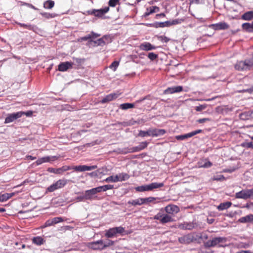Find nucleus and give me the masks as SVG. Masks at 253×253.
I'll list each match as a JSON object with an SVG mask.
<instances>
[{
	"instance_id": "obj_1",
	"label": "nucleus",
	"mask_w": 253,
	"mask_h": 253,
	"mask_svg": "<svg viewBox=\"0 0 253 253\" xmlns=\"http://www.w3.org/2000/svg\"><path fill=\"white\" fill-rule=\"evenodd\" d=\"M236 70L239 71H249L253 68V57L244 61H237L234 65Z\"/></svg>"
},
{
	"instance_id": "obj_2",
	"label": "nucleus",
	"mask_w": 253,
	"mask_h": 253,
	"mask_svg": "<svg viewBox=\"0 0 253 253\" xmlns=\"http://www.w3.org/2000/svg\"><path fill=\"white\" fill-rule=\"evenodd\" d=\"M164 186L163 182H152L149 184L143 185L135 187L137 192H143L146 191H153L155 189H159Z\"/></svg>"
},
{
	"instance_id": "obj_3",
	"label": "nucleus",
	"mask_w": 253,
	"mask_h": 253,
	"mask_svg": "<svg viewBox=\"0 0 253 253\" xmlns=\"http://www.w3.org/2000/svg\"><path fill=\"white\" fill-rule=\"evenodd\" d=\"M166 132V131L164 129H150L147 131H139L138 135L141 137H145L146 136L157 137L163 135Z\"/></svg>"
},
{
	"instance_id": "obj_4",
	"label": "nucleus",
	"mask_w": 253,
	"mask_h": 253,
	"mask_svg": "<svg viewBox=\"0 0 253 253\" xmlns=\"http://www.w3.org/2000/svg\"><path fill=\"white\" fill-rule=\"evenodd\" d=\"M227 241V238L223 237H215L211 240H209L204 243V246L207 248L214 247L217 245L218 247H223L221 244L225 243Z\"/></svg>"
},
{
	"instance_id": "obj_5",
	"label": "nucleus",
	"mask_w": 253,
	"mask_h": 253,
	"mask_svg": "<svg viewBox=\"0 0 253 253\" xmlns=\"http://www.w3.org/2000/svg\"><path fill=\"white\" fill-rule=\"evenodd\" d=\"M154 219L159 220L161 223L163 224L173 221V218L170 215L164 213L162 211L156 214L154 216Z\"/></svg>"
},
{
	"instance_id": "obj_6",
	"label": "nucleus",
	"mask_w": 253,
	"mask_h": 253,
	"mask_svg": "<svg viewBox=\"0 0 253 253\" xmlns=\"http://www.w3.org/2000/svg\"><path fill=\"white\" fill-rule=\"evenodd\" d=\"M97 193H99V192L97 187L85 191L84 194L85 200L89 201L96 200Z\"/></svg>"
},
{
	"instance_id": "obj_7",
	"label": "nucleus",
	"mask_w": 253,
	"mask_h": 253,
	"mask_svg": "<svg viewBox=\"0 0 253 253\" xmlns=\"http://www.w3.org/2000/svg\"><path fill=\"white\" fill-rule=\"evenodd\" d=\"M125 229L121 226L112 228L106 231L105 236L108 238H112L118 233H123Z\"/></svg>"
},
{
	"instance_id": "obj_8",
	"label": "nucleus",
	"mask_w": 253,
	"mask_h": 253,
	"mask_svg": "<svg viewBox=\"0 0 253 253\" xmlns=\"http://www.w3.org/2000/svg\"><path fill=\"white\" fill-rule=\"evenodd\" d=\"M22 114L23 113L21 112H17L8 114L5 119L4 124H8L13 122L17 119L21 118L22 116Z\"/></svg>"
},
{
	"instance_id": "obj_9",
	"label": "nucleus",
	"mask_w": 253,
	"mask_h": 253,
	"mask_svg": "<svg viewBox=\"0 0 253 253\" xmlns=\"http://www.w3.org/2000/svg\"><path fill=\"white\" fill-rule=\"evenodd\" d=\"M88 247L94 250H102L104 249V246H103V240H102L90 242L88 244Z\"/></svg>"
},
{
	"instance_id": "obj_10",
	"label": "nucleus",
	"mask_w": 253,
	"mask_h": 253,
	"mask_svg": "<svg viewBox=\"0 0 253 253\" xmlns=\"http://www.w3.org/2000/svg\"><path fill=\"white\" fill-rule=\"evenodd\" d=\"M202 132V129H198L190 132H189L186 134H184L183 135H177L176 136V139L178 140H183L188 138L191 137L198 133H200Z\"/></svg>"
},
{
	"instance_id": "obj_11",
	"label": "nucleus",
	"mask_w": 253,
	"mask_h": 253,
	"mask_svg": "<svg viewBox=\"0 0 253 253\" xmlns=\"http://www.w3.org/2000/svg\"><path fill=\"white\" fill-rule=\"evenodd\" d=\"M58 159V157L56 156H45L38 159L35 162L37 166L40 165L44 163H47L50 161H54Z\"/></svg>"
},
{
	"instance_id": "obj_12",
	"label": "nucleus",
	"mask_w": 253,
	"mask_h": 253,
	"mask_svg": "<svg viewBox=\"0 0 253 253\" xmlns=\"http://www.w3.org/2000/svg\"><path fill=\"white\" fill-rule=\"evenodd\" d=\"M182 90L183 87L182 86H174L167 88L164 91L163 93L165 94H172L181 92Z\"/></svg>"
},
{
	"instance_id": "obj_13",
	"label": "nucleus",
	"mask_w": 253,
	"mask_h": 253,
	"mask_svg": "<svg viewBox=\"0 0 253 253\" xmlns=\"http://www.w3.org/2000/svg\"><path fill=\"white\" fill-rule=\"evenodd\" d=\"M178 228L182 230H192L197 227V224L196 222H184L179 224L178 226Z\"/></svg>"
},
{
	"instance_id": "obj_14",
	"label": "nucleus",
	"mask_w": 253,
	"mask_h": 253,
	"mask_svg": "<svg viewBox=\"0 0 253 253\" xmlns=\"http://www.w3.org/2000/svg\"><path fill=\"white\" fill-rule=\"evenodd\" d=\"M165 211L168 214H174L177 213L179 211L178 206L173 205H169L165 208Z\"/></svg>"
},
{
	"instance_id": "obj_15",
	"label": "nucleus",
	"mask_w": 253,
	"mask_h": 253,
	"mask_svg": "<svg viewBox=\"0 0 253 253\" xmlns=\"http://www.w3.org/2000/svg\"><path fill=\"white\" fill-rule=\"evenodd\" d=\"M139 47L140 49L144 51H150L152 50L156 49L157 47L152 45L151 43L149 42H144L141 43Z\"/></svg>"
},
{
	"instance_id": "obj_16",
	"label": "nucleus",
	"mask_w": 253,
	"mask_h": 253,
	"mask_svg": "<svg viewBox=\"0 0 253 253\" xmlns=\"http://www.w3.org/2000/svg\"><path fill=\"white\" fill-rule=\"evenodd\" d=\"M73 63L68 61L62 62L59 65L58 69L61 72H65L69 69H71L73 67Z\"/></svg>"
},
{
	"instance_id": "obj_17",
	"label": "nucleus",
	"mask_w": 253,
	"mask_h": 253,
	"mask_svg": "<svg viewBox=\"0 0 253 253\" xmlns=\"http://www.w3.org/2000/svg\"><path fill=\"white\" fill-rule=\"evenodd\" d=\"M229 25L225 22H220L210 25V27L215 30H226L229 28Z\"/></svg>"
},
{
	"instance_id": "obj_18",
	"label": "nucleus",
	"mask_w": 253,
	"mask_h": 253,
	"mask_svg": "<svg viewBox=\"0 0 253 253\" xmlns=\"http://www.w3.org/2000/svg\"><path fill=\"white\" fill-rule=\"evenodd\" d=\"M142 150L140 148V146L138 145L136 147H133L131 148H125L120 151V153L123 154H126L129 153H134L139 152Z\"/></svg>"
},
{
	"instance_id": "obj_19",
	"label": "nucleus",
	"mask_w": 253,
	"mask_h": 253,
	"mask_svg": "<svg viewBox=\"0 0 253 253\" xmlns=\"http://www.w3.org/2000/svg\"><path fill=\"white\" fill-rule=\"evenodd\" d=\"M179 242L182 244H189L192 243L190 234L184 235L178 239Z\"/></svg>"
},
{
	"instance_id": "obj_20",
	"label": "nucleus",
	"mask_w": 253,
	"mask_h": 253,
	"mask_svg": "<svg viewBox=\"0 0 253 253\" xmlns=\"http://www.w3.org/2000/svg\"><path fill=\"white\" fill-rule=\"evenodd\" d=\"M110 9L109 6H106L103 8H101L99 9H94V16L97 17H101L105 14L107 13Z\"/></svg>"
},
{
	"instance_id": "obj_21",
	"label": "nucleus",
	"mask_w": 253,
	"mask_h": 253,
	"mask_svg": "<svg viewBox=\"0 0 253 253\" xmlns=\"http://www.w3.org/2000/svg\"><path fill=\"white\" fill-rule=\"evenodd\" d=\"M118 95L116 93H111L107 95H106L105 97H104L101 101L102 103H105L113 100L114 99L117 98Z\"/></svg>"
},
{
	"instance_id": "obj_22",
	"label": "nucleus",
	"mask_w": 253,
	"mask_h": 253,
	"mask_svg": "<svg viewBox=\"0 0 253 253\" xmlns=\"http://www.w3.org/2000/svg\"><path fill=\"white\" fill-rule=\"evenodd\" d=\"M238 221L242 223L253 222V214H250L242 217L238 219Z\"/></svg>"
},
{
	"instance_id": "obj_23",
	"label": "nucleus",
	"mask_w": 253,
	"mask_h": 253,
	"mask_svg": "<svg viewBox=\"0 0 253 253\" xmlns=\"http://www.w3.org/2000/svg\"><path fill=\"white\" fill-rule=\"evenodd\" d=\"M242 28L246 32L253 33V21L252 23H243Z\"/></svg>"
},
{
	"instance_id": "obj_24",
	"label": "nucleus",
	"mask_w": 253,
	"mask_h": 253,
	"mask_svg": "<svg viewBox=\"0 0 253 253\" xmlns=\"http://www.w3.org/2000/svg\"><path fill=\"white\" fill-rule=\"evenodd\" d=\"M235 198L237 199H248L247 189L242 190L235 194Z\"/></svg>"
},
{
	"instance_id": "obj_25",
	"label": "nucleus",
	"mask_w": 253,
	"mask_h": 253,
	"mask_svg": "<svg viewBox=\"0 0 253 253\" xmlns=\"http://www.w3.org/2000/svg\"><path fill=\"white\" fill-rule=\"evenodd\" d=\"M192 243H200L201 240V233H190Z\"/></svg>"
},
{
	"instance_id": "obj_26",
	"label": "nucleus",
	"mask_w": 253,
	"mask_h": 253,
	"mask_svg": "<svg viewBox=\"0 0 253 253\" xmlns=\"http://www.w3.org/2000/svg\"><path fill=\"white\" fill-rule=\"evenodd\" d=\"M159 11V8L156 6H152L149 8H147L146 12L144 14V17H147L150 14L158 12Z\"/></svg>"
},
{
	"instance_id": "obj_27",
	"label": "nucleus",
	"mask_w": 253,
	"mask_h": 253,
	"mask_svg": "<svg viewBox=\"0 0 253 253\" xmlns=\"http://www.w3.org/2000/svg\"><path fill=\"white\" fill-rule=\"evenodd\" d=\"M241 19L246 21H250L253 19V10L245 12L241 16Z\"/></svg>"
},
{
	"instance_id": "obj_28",
	"label": "nucleus",
	"mask_w": 253,
	"mask_h": 253,
	"mask_svg": "<svg viewBox=\"0 0 253 253\" xmlns=\"http://www.w3.org/2000/svg\"><path fill=\"white\" fill-rule=\"evenodd\" d=\"M153 26L155 28H163L165 27H169L170 26V24L169 21L165 22H156L153 24Z\"/></svg>"
},
{
	"instance_id": "obj_29",
	"label": "nucleus",
	"mask_w": 253,
	"mask_h": 253,
	"mask_svg": "<svg viewBox=\"0 0 253 253\" xmlns=\"http://www.w3.org/2000/svg\"><path fill=\"white\" fill-rule=\"evenodd\" d=\"M232 205L231 202H226L220 203L217 207L219 211H223L229 208Z\"/></svg>"
},
{
	"instance_id": "obj_30",
	"label": "nucleus",
	"mask_w": 253,
	"mask_h": 253,
	"mask_svg": "<svg viewBox=\"0 0 253 253\" xmlns=\"http://www.w3.org/2000/svg\"><path fill=\"white\" fill-rule=\"evenodd\" d=\"M128 204L129 205H131L132 206H136L137 205H139V206L142 205L144 204L143 198H139L135 200H132L131 201H129L128 202Z\"/></svg>"
},
{
	"instance_id": "obj_31",
	"label": "nucleus",
	"mask_w": 253,
	"mask_h": 253,
	"mask_svg": "<svg viewBox=\"0 0 253 253\" xmlns=\"http://www.w3.org/2000/svg\"><path fill=\"white\" fill-rule=\"evenodd\" d=\"M15 195L14 193H4L0 194V202H3L7 201Z\"/></svg>"
},
{
	"instance_id": "obj_32",
	"label": "nucleus",
	"mask_w": 253,
	"mask_h": 253,
	"mask_svg": "<svg viewBox=\"0 0 253 253\" xmlns=\"http://www.w3.org/2000/svg\"><path fill=\"white\" fill-rule=\"evenodd\" d=\"M252 117V112L247 111L242 113L240 114V118L242 120H248L250 119Z\"/></svg>"
},
{
	"instance_id": "obj_33",
	"label": "nucleus",
	"mask_w": 253,
	"mask_h": 253,
	"mask_svg": "<svg viewBox=\"0 0 253 253\" xmlns=\"http://www.w3.org/2000/svg\"><path fill=\"white\" fill-rule=\"evenodd\" d=\"M99 193L101 192H105L108 190L112 189L114 188V185L111 184L105 185L100 186L97 187Z\"/></svg>"
},
{
	"instance_id": "obj_34",
	"label": "nucleus",
	"mask_w": 253,
	"mask_h": 253,
	"mask_svg": "<svg viewBox=\"0 0 253 253\" xmlns=\"http://www.w3.org/2000/svg\"><path fill=\"white\" fill-rule=\"evenodd\" d=\"M32 242L35 245H37L38 246H40L41 245H42L44 242L43 239L40 236H37L35 237H34L32 239Z\"/></svg>"
},
{
	"instance_id": "obj_35",
	"label": "nucleus",
	"mask_w": 253,
	"mask_h": 253,
	"mask_svg": "<svg viewBox=\"0 0 253 253\" xmlns=\"http://www.w3.org/2000/svg\"><path fill=\"white\" fill-rule=\"evenodd\" d=\"M54 1L52 0H47L44 2L43 7L45 9H51L54 6Z\"/></svg>"
},
{
	"instance_id": "obj_36",
	"label": "nucleus",
	"mask_w": 253,
	"mask_h": 253,
	"mask_svg": "<svg viewBox=\"0 0 253 253\" xmlns=\"http://www.w3.org/2000/svg\"><path fill=\"white\" fill-rule=\"evenodd\" d=\"M17 25H19L20 27H24L29 30L34 31L36 27L35 25H32L31 24H27L24 23H21L19 22L16 23Z\"/></svg>"
},
{
	"instance_id": "obj_37",
	"label": "nucleus",
	"mask_w": 253,
	"mask_h": 253,
	"mask_svg": "<svg viewBox=\"0 0 253 253\" xmlns=\"http://www.w3.org/2000/svg\"><path fill=\"white\" fill-rule=\"evenodd\" d=\"M119 181H122L127 180L129 178V175L126 173H120L117 174Z\"/></svg>"
},
{
	"instance_id": "obj_38",
	"label": "nucleus",
	"mask_w": 253,
	"mask_h": 253,
	"mask_svg": "<svg viewBox=\"0 0 253 253\" xmlns=\"http://www.w3.org/2000/svg\"><path fill=\"white\" fill-rule=\"evenodd\" d=\"M134 107L133 103H126L120 105V108L122 110H126L129 108H132Z\"/></svg>"
},
{
	"instance_id": "obj_39",
	"label": "nucleus",
	"mask_w": 253,
	"mask_h": 253,
	"mask_svg": "<svg viewBox=\"0 0 253 253\" xmlns=\"http://www.w3.org/2000/svg\"><path fill=\"white\" fill-rule=\"evenodd\" d=\"M104 181L106 182H118V176L116 175L115 176L111 175L108 177H107L104 180Z\"/></svg>"
},
{
	"instance_id": "obj_40",
	"label": "nucleus",
	"mask_w": 253,
	"mask_h": 253,
	"mask_svg": "<svg viewBox=\"0 0 253 253\" xmlns=\"http://www.w3.org/2000/svg\"><path fill=\"white\" fill-rule=\"evenodd\" d=\"M57 189H60L63 187L66 184V181L63 179H59L55 182Z\"/></svg>"
},
{
	"instance_id": "obj_41",
	"label": "nucleus",
	"mask_w": 253,
	"mask_h": 253,
	"mask_svg": "<svg viewBox=\"0 0 253 253\" xmlns=\"http://www.w3.org/2000/svg\"><path fill=\"white\" fill-rule=\"evenodd\" d=\"M241 146L246 148L253 149V142H244L241 144Z\"/></svg>"
},
{
	"instance_id": "obj_42",
	"label": "nucleus",
	"mask_w": 253,
	"mask_h": 253,
	"mask_svg": "<svg viewBox=\"0 0 253 253\" xmlns=\"http://www.w3.org/2000/svg\"><path fill=\"white\" fill-rule=\"evenodd\" d=\"M103 41L104 42V44H107L112 42V39L110 36L104 35L102 37Z\"/></svg>"
},
{
	"instance_id": "obj_43",
	"label": "nucleus",
	"mask_w": 253,
	"mask_h": 253,
	"mask_svg": "<svg viewBox=\"0 0 253 253\" xmlns=\"http://www.w3.org/2000/svg\"><path fill=\"white\" fill-rule=\"evenodd\" d=\"M58 189L55 183L48 187L46 189V192H52Z\"/></svg>"
},
{
	"instance_id": "obj_44",
	"label": "nucleus",
	"mask_w": 253,
	"mask_h": 253,
	"mask_svg": "<svg viewBox=\"0 0 253 253\" xmlns=\"http://www.w3.org/2000/svg\"><path fill=\"white\" fill-rule=\"evenodd\" d=\"M72 169L77 171H85L84 165L74 166Z\"/></svg>"
},
{
	"instance_id": "obj_45",
	"label": "nucleus",
	"mask_w": 253,
	"mask_h": 253,
	"mask_svg": "<svg viewBox=\"0 0 253 253\" xmlns=\"http://www.w3.org/2000/svg\"><path fill=\"white\" fill-rule=\"evenodd\" d=\"M119 65V62L118 61H114L109 66V68L112 69L114 71H115Z\"/></svg>"
},
{
	"instance_id": "obj_46",
	"label": "nucleus",
	"mask_w": 253,
	"mask_h": 253,
	"mask_svg": "<svg viewBox=\"0 0 253 253\" xmlns=\"http://www.w3.org/2000/svg\"><path fill=\"white\" fill-rule=\"evenodd\" d=\"M156 198L149 197L148 198H143L144 204H147L149 203H152L156 200Z\"/></svg>"
},
{
	"instance_id": "obj_47",
	"label": "nucleus",
	"mask_w": 253,
	"mask_h": 253,
	"mask_svg": "<svg viewBox=\"0 0 253 253\" xmlns=\"http://www.w3.org/2000/svg\"><path fill=\"white\" fill-rule=\"evenodd\" d=\"M41 15H42L43 17L46 18H53L55 17L56 15L53 13H49L48 12H41Z\"/></svg>"
},
{
	"instance_id": "obj_48",
	"label": "nucleus",
	"mask_w": 253,
	"mask_h": 253,
	"mask_svg": "<svg viewBox=\"0 0 253 253\" xmlns=\"http://www.w3.org/2000/svg\"><path fill=\"white\" fill-rule=\"evenodd\" d=\"M148 58L151 61L156 60L158 57V55L154 52H150L148 54Z\"/></svg>"
},
{
	"instance_id": "obj_49",
	"label": "nucleus",
	"mask_w": 253,
	"mask_h": 253,
	"mask_svg": "<svg viewBox=\"0 0 253 253\" xmlns=\"http://www.w3.org/2000/svg\"><path fill=\"white\" fill-rule=\"evenodd\" d=\"M47 171L51 173H53L55 174H61V170H60V169H54L52 168H48L47 169Z\"/></svg>"
},
{
	"instance_id": "obj_50",
	"label": "nucleus",
	"mask_w": 253,
	"mask_h": 253,
	"mask_svg": "<svg viewBox=\"0 0 253 253\" xmlns=\"http://www.w3.org/2000/svg\"><path fill=\"white\" fill-rule=\"evenodd\" d=\"M208 105L206 104L200 105L198 106H196L195 107V110L197 112L201 111L203 110H205L207 107Z\"/></svg>"
},
{
	"instance_id": "obj_51",
	"label": "nucleus",
	"mask_w": 253,
	"mask_h": 253,
	"mask_svg": "<svg viewBox=\"0 0 253 253\" xmlns=\"http://www.w3.org/2000/svg\"><path fill=\"white\" fill-rule=\"evenodd\" d=\"M94 43L97 46H104V42L103 41L102 38L98 39L96 41H93Z\"/></svg>"
},
{
	"instance_id": "obj_52",
	"label": "nucleus",
	"mask_w": 253,
	"mask_h": 253,
	"mask_svg": "<svg viewBox=\"0 0 253 253\" xmlns=\"http://www.w3.org/2000/svg\"><path fill=\"white\" fill-rule=\"evenodd\" d=\"M120 0H109L108 4L109 6L115 7L119 3Z\"/></svg>"
},
{
	"instance_id": "obj_53",
	"label": "nucleus",
	"mask_w": 253,
	"mask_h": 253,
	"mask_svg": "<svg viewBox=\"0 0 253 253\" xmlns=\"http://www.w3.org/2000/svg\"><path fill=\"white\" fill-rule=\"evenodd\" d=\"M53 225L58 223L61 222L63 221V219L61 217H56L52 219Z\"/></svg>"
},
{
	"instance_id": "obj_54",
	"label": "nucleus",
	"mask_w": 253,
	"mask_h": 253,
	"mask_svg": "<svg viewBox=\"0 0 253 253\" xmlns=\"http://www.w3.org/2000/svg\"><path fill=\"white\" fill-rule=\"evenodd\" d=\"M113 245H114V242L111 240H107V241L105 243H104L103 242V246H104V249H105L106 248H107L108 247L112 246Z\"/></svg>"
},
{
	"instance_id": "obj_55",
	"label": "nucleus",
	"mask_w": 253,
	"mask_h": 253,
	"mask_svg": "<svg viewBox=\"0 0 253 253\" xmlns=\"http://www.w3.org/2000/svg\"><path fill=\"white\" fill-rule=\"evenodd\" d=\"M158 39L162 42H168L169 39L165 36H161L158 37Z\"/></svg>"
},
{
	"instance_id": "obj_56",
	"label": "nucleus",
	"mask_w": 253,
	"mask_h": 253,
	"mask_svg": "<svg viewBox=\"0 0 253 253\" xmlns=\"http://www.w3.org/2000/svg\"><path fill=\"white\" fill-rule=\"evenodd\" d=\"M60 170H61V173L62 174L64 171H67L70 169H73L72 167L70 166H65L59 168Z\"/></svg>"
},
{
	"instance_id": "obj_57",
	"label": "nucleus",
	"mask_w": 253,
	"mask_h": 253,
	"mask_svg": "<svg viewBox=\"0 0 253 253\" xmlns=\"http://www.w3.org/2000/svg\"><path fill=\"white\" fill-rule=\"evenodd\" d=\"M97 168V167L96 165H93L91 166H88L84 165V169L85 171H88V170H91L93 169H95Z\"/></svg>"
},
{
	"instance_id": "obj_58",
	"label": "nucleus",
	"mask_w": 253,
	"mask_h": 253,
	"mask_svg": "<svg viewBox=\"0 0 253 253\" xmlns=\"http://www.w3.org/2000/svg\"><path fill=\"white\" fill-rule=\"evenodd\" d=\"M53 225V223L52 219H48L47 221H46V222L44 223V225L42 226V227L44 228V227L50 226H51Z\"/></svg>"
},
{
	"instance_id": "obj_59",
	"label": "nucleus",
	"mask_w": 253,
	"mask_h": 253,
	"mask_svg": "<svg viewBox=\"0 0 253 253\" xmlns=\"http://www.w3.org/2000/svg\"><path fill=\"white\" fill-rule=\"evenodd\" d=\"M100 169H98L97 171H93L90 173H88V174L91 177H97L98 176V173H100Z\"/></svg>"
},
{
	"instance_id": "obj_60",
	"label": "nucleus",
	"mask_w": 253,
	"mask_h": 253,
	"mask_svg": "<svg viewBox=\"0 0 253 253\" xmlns=\"http://www.w3.org/2000/svg\"><path fill=\"white\" fill-rule=\"evenodd\" d=\"M182 21V20L174 19V20H172V21H169L170 22V26H171V25L180 24V23H181Z\"/></svg>"
},
{
	"instance_id": "obj_61",
	"label": "nucleus",
	"mask_w": 253,
	"mask_h": 253,
	"mask_svg": "<svg viewBox=\"0 0 253 253\" xmlns=\"http://www.w3.org/2000/svg\"><path fill=\"white\" fill-rule=\"evenodd\" d=\"M212 165V164L211 162L208 161L207 162H206L203 165L199 166V167L208 168L211 167Z\"/></svg>"
},
{
	"instance_id": "obj_62",
	"label": "nucleus",
	"mask_w": 253,
	"mask_h": 253,
	"mask_svg": "<svg viewBox=\"0 0 253 253\" xmlns=\"http://www.w3.org/2000/svg\"><path fill=\"white\" fill-rule=\"evenodd\" d=\"M190 4H201L204 2V0H189Z\"/></svg>"
},
{
	"instance_id": "obj_63",
	"label": "nucleus",
	"mask_w": 253,
	"mask_h": 253,
	"mask_svg": "<svg viewBox=\"0 0 253 253\" xmlns=\"http://www.w3.org/2000/svg\"><path fill=\"white\" fill-rule=\"evenodd\" d=\"M244 207L253 211V202H249L247 203Z\"/></svg>"
},
{
	"instance_id": "obj_64",
	"label": "nucleus",
	"mask_w": 253,
	"mask_h": 253,
	"mask_svg": "<svg viewBox=\"0 0 253 253\" xmlns=\"http://www.w3.org/2000/svg\"><path fill=\"white\" fill-rule=\"evenodd\" d=\"M248 199L252 198H253V188L248 189H247Z\"/></svg>"
}]
</instances>
